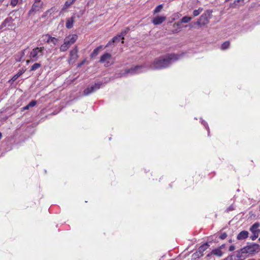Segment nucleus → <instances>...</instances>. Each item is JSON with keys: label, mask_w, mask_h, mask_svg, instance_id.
Returning <instances> with one entry per match:
<instances>
[{"label": "nucleus", "mask_w": 260, "mask_h": 260, "mask_svg": "<svg viewBox=\"0 0 260 260\" xmlns=\"http://www.w3.org/2000/svg\"><path fill=\"white\" fill-rule=\"evenodd\" d=\"M70 45L65 44V41H64V43L61 45L60 50L61 51L64 52L70 47Z\"/></svg>", "instance_id": "obj_26"}, {"label": "nucleus", "mask_w": 260, "mask_h": 260, "mask_svg": "<svg viewBox=\"0 0 260 260\" xmlns=\"http://www.w3.org/2000/svg\"><path fill=\"white\" fill-rule=\"evenodd\" d=\"M235 209L234 206L233 205H231L226 210L227 212H229L231 211H233Z\"/></svg>", "instance_id": "obj_37"}, {"label": "nucleus", "mask_w": 260, "mask_h": 260, "mask_svg": "<svg viewBox=\"0 0 260 260\" xmlns=\"http://www.w3.org/2000/svg\"><path fill=\"white\" fill-rule=\"evenodd\" d=\"M24 72L25 70L23 69L19 70L16 74L14 75L12 78L8 81V83L10 84H12L17 79H18L24 73Z\"/></svg>", "instance_id": "obj_12"}, {"label": "nucleus", "mask_w": 260, "mask_h": 260, "mask_svg": "<svg viewBox=\"0 0 260 260\" xmlns=\"http://www.w3.org/2000/svg\"><path fill=\"white\" fill-rule=\"evenodd\" d=\"M37 104V101L35 100L31 101L26 106L22 108V111L29 109L30 107H32Z\"/></svg>", "instance_id": "obj_20"}, {"label": "nucleus", "mask_w": 260, "mask_h": 260, "mask_svg": "<svg viewBox=\"0 0 260 260\" xmlns=\"http://www.w3.org/2000/svg\"><path fill=\"white\" fill-rule=\"evenodd\" d=\"M48 13V11H46L43 15L42 16V18H45L47 16V14Z\"/></svg>", "instance_id": "obj_42"}, {"label": "nucleus", "mask_w": 260, "mask_h": 260, "mask_svg": "<svg viewBox=\"0 0 260 260\" xmlns=\"http://www.w3.org/2000/svg\"><path fill=\"white\" fill-rule=\"evenodd\" d=\"M248 249L249 250V253L251 254L255 252H258L260 249V246L258 244L256 243H250L249 245H247Z\"/></svg>", "instance_id": "obj_9"}, {"label": "nucleus", "mask_w": 260, "mask_h": 260, "mask_svg": "<svg viewBox=\"0 0 260 260\" xmlns=\"http://www.w3.org/2000/svg\"><path fill=\"white\" fill-rule=\"evenodd\" d=\"M235 249V246L234 245H232L229 247V251H233Z\"/></svg>", "instance_id": "obj_41"}, {"label": "nucleus", "mask_w": 260, "mask_h": 260, "mask_svg": "<svg viewBox=\"0 0 260 260\" xmlns=\"http://www.w3.org/2000/svg\"><path fill=\"white\" fill-rule=\"evenodd\" d=\"M233 256H234V255L232 254L230 255L228 257H226V258H225L222 260H236V259H233Z\"/></svg>", "instance_id": "obj_39"}, {"label": "nucleus", "mask_w": 260, "mask_h": 260, "mask_svg": "<svg viewBox=\"0 0 260 260\" xmlns=\"http://www.w3.org/2000/svg\"><path fill=\"white\" fill-rule=\"evenodd\" d=\"M244 0H235L233 3L230 4V7L232 8H235L237 3H240V2H243Z\"/></svg>", "instance_id": "obj_32"}, {"label": "nucleus", "mask_w": 260, "mask_h": 260, "mask_svg": "<svg viewBox=\"0 0 260 260\" xmlns=\"http://www.w3.org/2000/svg\"><path fill=\"white\" fill-rule=\"evenodd\" d=\"M2 136V133L0 132V139H1Z\"/></svg>", "instance_id": "obj_49"}, {"label": "nucleus", "mask_w": 260, "mask_h": 260, "mask_svg": "<svg viewBox=\"0 0 260 260\" xmlns=\"http://www.w3.org/2000/svg\"><path fill=\"white\" fill-rule=\"evenodd\" d=\"M44 47H36L33 49L30 53V58L32 61H37L40 56L44 54Z\"/></svg>", "instance_id": "obj_4"}, {"label": "nucleus", "mask_w": 260, "mask_h": 260, "mask_svg": "<svg viewBox=\"0 0 260 260\" xmlns=\"http://www.w3.org/2000/svg\"><path fill=\"white\" fill-rule=\"evenodd\" d=\"M260 226V223L258 222H255L250 228V231L253 232L254 231H257L258 229V228Z\"/></svg>", "instance_id": "obj_22"}, {"label": "nucleus", "mask_w": 260, "mask_h": 260, "mask_svg": "<svg viewBox=\"0 0 260 260\" xmlns=\"http://www.w3.org/2000/svg\"><path fill=\"white\" fill-rule=\"evenodd\" d=\"M201 256V255L198 253V251H197L192 254L191 257H192V259L196 260L197 259L199 258Z\"/></svg>", "instance_id": "obj_34"}, {"label": "nucleus", "mask_w": 260, "mask_h": 260, "mask_svg": "<svg viewBox=\"0 0 260 260\" xmlns=\"http://www.w3.org/2000/svg\"><path fill=\"white\" fill-rule=\"evenodd\" d=\"M181 23H180V21H179V22H177V23H175L174 24V26H175V25H177V26H179L180 25V24H181Z\"/></svg>", "instance_id": "obj_45"}, {"label": "nucleus", "mask_w": 260, "mask_h": 260, "mask_svg": "<svg viewBox=\"0 0 260 260\" xmlns=\"http://www.w3.org/2000/svg\"><path fill=\"white\" fill-rule=\"evenodd\" d=\"M46 37H48V38L46 41L47 43H49L50 42L52 43L54 45H56L57 42L58 41V39L55 38L51 37L50 35L47 34L46 35Z\"/></svg>", "instance_id": "obj_16"}, {"label": "nucleus", "mask_w": 260, "mask_h": 260, "mask_svg": "<svg viewBox=\"0 0 260 260\" xmlns=\"http://www.w3.org/2000/svg\"><path fill=\"white\" fill-rule=\"evenodd\" d=\"M212 11L207 10L203 13L197 21L198 25H205L209 23V20L212 15Z\"/></svg>", "instance_id": "obj_3"}, {"label": "nucleus", "mask_w": 260, "mask_h": 260, "mask_svg": "<svg viewBox=\"0 0 260 260\" xmlns=\"http://www.w3.org/2000/svg\"><path fill=\"white\" fill-rule=\"evenodd\" d=\"M76 18L75 14H74L71 17L67 19L66 27L68 29H71L73 27L74 23L75 22V19Z\"/></svg>", "instance_id": "obj_11"}, {"label": "nucleus", "mask_w": 260, "mask_h": 260, "mask_svg": "<svg viewBox=\"0 0 260 260\" xmlns=\"http://www.w3.org/2000/svg\"><path fill=\"white\" fill-rule=\"evenodd\" d=\"M77 38L78 36L76 34L69 35L68 36L66 37L64 41H65V44H67L71 46L76 42Z\"/></svg>", "instance_id": "obj_8"}, {"label": "nucleus", "mask_w": 260, "mask_h": 260, "mask_svg": "<svg viewBox=\"0 0 260 260\" xmlns=\"http://www.w3.org/2000/svg\"><path fill=\"white\" fill-rule=\"evenodd\" d=\"M115 43V42L112 41V39L109 41V42L107 43V44L106 45L105 47H109V46L111 45H114V43Z\"/></svg>", "instance_id": "obj_40"}, {"label": "nucleus", "mask_w": 260, "mask_h": 260, "mask_svg": "<svg viewBox=\"0 0 260 260\" xmlns=\"http://www.w3.org/2000/svg\"><path fill=\"white\" fill-rule=\"evenodd\" d=\"M225 2H228V1H229L230 0H225Z\"/></svg>", "instance_id": "obj_53"}, {"label": "nucleus", "mask_w": 260, "mask_h": 260, "mask_svg": "<svg viewBox=\"0 0 260 260\" xmlns=\"http://www.w3.org/2000/svg\"><path fill=\"white\" fill-rule=\"evenodd\" d=\"M102 84L103 83L102 82H99L98 83H95L94 85L87 87L83 90V95L87 96L90 94L94 92L98 89H100Z\"/></svg>", "instance_id": "obj_5"}, {"label": "nucleus", "mask_w": 260, "mask_h": 260, "mask_svg": "<svg viewBox=\"0 0 260 260\" xmlns=\"http://www.w3.org/2000/svg\"><path fill=\"white\" fill-rule=\"evenodd\" d=\"M203 10V9L202 8H201V7H200L197 10H194L193 11V16L194 17H196L197 16H198L202 12Z\"/></svg>", "instance_id": "obj_28"}, {"label": "nucleus", "mask_w": 260, "mask_h": 260, "mask_svg": "<svg viewBox=\"0 0 260 260\" xmlns=\"http://www.w3.org/2000/svg\"><path fill=\"white\" fill-rule=\"evenodd\" d=\"M12 23L11 18L6 19L1 25L0 29H3L4 27L7 26V25L8 26H11V25L10 24V23Z\"/></svg>", "instance_id": "obj_19"}, {"label": "nucleus", "mask_w": 260, "mask_h": 260, "mask_svg": "<svg viewBox=\"0 0 260 260\" xmlns=\"http://www.w3.org/2000/svg\"><path fill=\"white\" fill-rule=\"evenodd\" d=\"M211 254H213L215 255L221 257L223 254V252L221 251L220 248L218 247L212 250V251L211 252Z\"/></svg>", "instance_id": "obj_21"}, {"label": "nucleus", "mask_w": 260, "mask_h": 260, "mask_svg": "<svg viewBox=\"0 0 260 260\" xmlns=\"http://www.w3.org/2000/svg\"><path fill=\"white\" fill-rule=\"evenodd\" d=\"M112 56L109 53H105L101 56L100 62L103 63L105 62L107 59H110Z\"/></svg>", "instance_id": "obj_15"}, {"label": "nucleus", "mask_w": 260, "mask_h": 260, "mask_svg": "<svg viewBox=\"0 0 260 260\" xmlns=\"http://www.w3.org/2000/svg\"><path fill=\"white\" fill-rule=\"evenodd\" d=\"M210 245L208 242H206L199 247L198 250V253L202 256L203 255V252L208 249Z\"/></svg>", "instance_id": "obj_13"}, {"label": "nucleus", "mask_w": 260, "mask_h": 260, "mask_svg": "<svg viewBox=\"0 0 260 260\" xmlns=\"http://www.w3.org/2000/svg\"><path fill=\"white\" fill-rule=\"evenodd\" d=\"M258 241H260V237H259V239H258Z\"/></svg>", "instance_id": "obj_54"}, {"label": "nucleus", "mask_w": 260, "mask_h": 260, "mask_svg": "<svg viewBox=\"0 0 260 260\" xmlns=\"http://www.w3.org/2000/svg\"><path fill=\"white\" fill-rule=\"evenodd\" d=\"M259 211H260V204H259Z\"/></svg>", "instance_id": "obj_51"}, {"label": "nucleus", "mask_w": 260, "mask_h": 260, "mask_svg": "<svg viewBox=\"0 0 260 260\" xmlns=\"http://www.w3.org/2000/svg\"><path fill=\"white\" fill-rule=\"evenodd\" d=\"M248 260H255L254 259H248Z\"/></svg>", "instance_id": "obj_52"}, {"label": "nucleus", "mask_w": 260, "mask_h": 260, "mask_svg": "<svg viewBox=\"0 0 260 260\" xmlns=\"http://www.w3.org/2000/svg\"><path fill=\"white\" fill-rule=\"evenodd\" d=\"M229 243H232V239H230V240H229Z\"/></svg>", "instance_id": "obj_48"}, {"label": "nucleus", "mask_w": 260, "mask_h": 260, "mask_svg": "<svg viewBox=\"0 0 260 260\" xmlns=\"http://www.w3.org/2000/svg\"><path fill=\"white\" fill-rule=\"evenodd\" d=\"M239 251H240V252L241 253H249V250L248 249L247 245H246V246L242 248H241L239 250Z\"/></svg>", "instance_id": "obj_33"}, {"label": "nucleus", "mask_w": 260, "mask_h": 260, "mask_svg": "<svg viewBox=\"0 0 260 260\" xmlns=\"http://www.w3.org/2000/svg\"><path fill=\"white\" fill-rule=\"evenodd\" d=\"M43 3L40 4L39 2H36L32 5L31 8L29 11L28 14L29 15H34L36 12L39 11L42 7Z\"/></svg>", "instance_id": "obj_7"}, {"label": "nucleus", "mask_w": 260, "mask_h": 260, "mask_svg": "<svg viewBox=\"0 0 260 260\" xmlns=\"http://www.w3.org/2000/svg\"><path fill=\"white\" fill-rule=\"evenodd\" d=\"M84 62H85L84 60L82 61L80 63L78 64V67H81V66H82L84 63Z\"/></svg>", "instance_id": "obj_44"}, {"label": "nucleus", "mask_w": 260, "mask_h": 260, "mask_svg": "<svg viewBox=\"0 0 260 260\" xmlns=\"http://www.w3.org/2000/svg\"><path fill=\"white\" fill-rule=\"evenodd\" d=\"M120 40H123V39L121 38L119 34H118L117 35H116L112 38V41L115 42V43L119 42Z\"/></svg>", "instance_id": "obj_31"}, {"label": "nucleus", "mask_w": 260, "mask_h": 260, "mask_svg": "<svg viewBox=\"0 0 260 260\" xmlns=\"http://www.w3.org/2000/svg\"><path fill=\"white\" fill-rule=\"evenodd\" d=\"M76 0H67L62 8V11L67 9L72 5Z\"/></svg>", "instance_id": "obj_18"}, {"label": "nucleus", "mask_w": 260, "mask_h": 260, "mask_svg": "<svg viewBox=\"0 0 260 260\" xmlns=\"http://www.w3.org/2000/svg\"><path fill=\"white\" fill-rule=\"evenodd\" d=\"M242 253H241L239 250L237 251V257L238 258V260H243L244 258H242Z\"/></svg>", "instance_id": "obj_36"}, {"label": "nucleus", "mask_w": 260, "mask_h": 260, "mask_svg": "<svg viewBox=\"0 0 260 260\" xmlns=\"http://www.w3.org/2000/svg\"><path fill=\"white\" fill-rule=\"evenodd\" d=\"M41 66V63H35L31 67L30 69V71H35L37 69L39 68Z\"/></svg>", "instance_id": "obj_30"}, {"label": "nucleus", "mask_w": 260, "mask_h": 260, "mask_svg": "<svg viewBox=\"0 0 260 260\" xmlns=\"http://www.w3.org/2000/svg\"><path fill=\"white\" fill-rule=\"evenodd\" d=\"M166 19V17L164 16H157L153 18L152 20V23L155 25H159L161 24L164 21H165Z\"/></svg>", "instance_id": "obj_10"}, {"label": "nucleus", "mask_w": 260, "mask_h": 260, "mask_svg": "<svg viewBox=\"0 0 260 260\" xmlns=\"http://www.w3.org/2000/svg\"><path fill=\"white\" fill-rule=\"evenodd\" d=\"M181 54L176 53H167L154 59L151 63L147 64V70H160L170 67L175 61L178 60Z\"/></svg>", "instance_id": "obj_1"}, {"label": "nucleus", "mask_w": 260, "mask_h": 260, "mask_svg": "<svg viewBox=\"0 0 260 260\" xmlns=\"http://www.w3.org/2000/svg\"><path fill=\"white\" fill-rule=\"evenodd\" d=\"M129 28L128 27H126L124 30H122L120 34H119V36L121 37V38L123 39V40L124 39V36L127 34V32L129 31Z\"/></svg>", "instance_id": "obj_24"}, {"label": "nucleus", "mask_w": 260, "mask_h": 260, "mask_svg": "<svg viewBox=\"0 0 260 260\" xmlns=\"http://www.w3.org/2000/svg\"><path fill=\"white\" fill-rule=\"evenodd\" d=\"M230 45V43L229 41H225L223 43L221 46V49L222 50H225L229 48Z\"/></svg>", "instance_id": "obj_27"}, {"label": "nucleus", "mask_w": 260, "mask_h": 260, "mask_svg": "<svg viewBox=\"0 0 260 260\" xmlns=\"http://www.w3.org/2000/svg\"><path fill=\"white\" fill-rule=\"evenodd\" d=\"M18 0H11V5L12 6L14 7L17 5V4H18Z\"/></svg>", "instance_id": "obj_38"}, {"label": "nucleus", "mask_w": 260, "mask_h": 260, "mask_svg": "<svg viewBox=\"0 0 260 260\" xmlns=\"http://www.w3.org/2000/svg\"><path fill=\"white\" fill-rule=\"evenodd\" d=\"M249 235V233L247 231H242L240 232L237 236V239L238 240H242L246 239L248 238Z\"/></svg>", "instance_id": "obj_14"}, {"label": "nucleus", "mask_w": 260, "mask_h": 260, "mask_svg": "<svg viewBox=\"0 0 260 260\" xmlns=\"http://www.w3.org/2000/svg\"><path fill=\"white\" fill-rule=\"evenodd\" d=\"M78 56V49L76 47L73 49L71 50L70 52V58L69 59V62L70 63H73L77 59Z\"/></svg>", "instance_id": "obj_6"}, {"label": "nucleus", "mask_w": 260, "mask_h": 260, "mask_svg": "<svg viewBox=\"0 0 260 260\" xmlns=\"http://www.w3.org/2000/svg\"><path fill=\"white\" fill-rule=\"evenodd\" d=\"M77 17L78 18H79V17H80V16H79V15H77Z\"/></svg>", "instance_id": "obj_50"}, {"label": "nucleus", "mask_w": 260, "mask_h": 260, "mask_svg": "<svg viewBox=\"0 0 260 260\" xmlns=\"http://www.w3.org/2000/svg\"><path fill=\"white\" fill-rule=\"evenodd\" d=\"M147 64L146 63L141 65H137L134 67H132L129 69H126L124 73L122 74V76H124L127 74L135 75L145 72L147 71Z\"/></svg>", "instance_id": "obj_2"}, {"label": "nucleus", "mask_w": 260, "mask_h": 260, "mask_svg": "<svg viewBox=\"0 0 260 260\" xmlns=\"http://www.w3.org/2000/svg\"><path fill=\"white\" fill-rule=\"evenodd\" d=\"M35 1L36 2H39V3H40V2H41V0H35Z\"/></svg>", "instance_id": "obj_47"}, {"label": "nucleus", "mask_w": 260, "mask_h": 260, "mask_svg": "<svg viewBox=\"0 0 260 260\" xmlns=\"http://www.w3.org/2000/svg\"><path fill=\"white\" fill-rule=\"evenodd\" d=\"M191 19V17L185 16L180 19V23H188Z\"/></svg>", "instance_id": "obj_25"}, {"label": "nucleus", "mask_w": 260, "mask_h": 260, "mask_svg": "<svg viewBox=\"0 0 260 260\" xmlns=\"http://www.w3.org/2000/svg\"><path fill=\"white\" fill-rule=\"evenodd\" d=\"M225 246V244H223L221 246H220L218 248H220V249L221 250L222 249L224 248Z\"/></svg>", "instance_id": "obj_43"}, {"label": "nucleus", "mask_w": 260, "mask_h": 260, "mask_svg": "<svg viewBox=\"0 0 260 260\" xmlns=\"http://www.w3.org/2000/svg\"><path fill=\"white\" fill-rule=\"evenodd\" d=\"M213 254H211V252H210L209 253H208L207 255V257H210Z\"/></svg>", "instance_id": "obj_46"}, {"label": "nucleus", "mask_w": 260, "mask_h": 260, "mask_svg": "<svg viewBox=\"0 0 260 260\" xmlns=\"http://www.w3.org/2000/svg\"><path fill=\"white\" fill-rule=\"evenodd\" d=\"M227 236H228L227 234L226 233L224 232L220 234L219 238V239H220L221 240H223V239H225L227 237Z\"/></svg>", "instance_id": "obj_35"}, {"label": "nucleus", "mask_w": 260, "mask_h": 260, "mask_svg": "<svg viewBox=\"0 0 260 260\" xmlns=\"http://www.w3.org/2000/svg\"><path fill=\"white\" fill-rule=\"evenodd\" d=\"M103 47V46L102 45H100L94 49L90 55V57L93 58L96 56L98 55L100 50H101Z\"/></svg>", "instance_id": "obj_17"}, {"label": "nucleus", "mask_w": 260, "mask_h": 260, "mask_svg": "<svg viewBox=\"0 0 260 260\" xmlns=\"http://www.w3.org/2000/svg\"><path fill=\"white\" fill-rule=\"evenodd\" d=\"M163 8V4L158 5L154 10L153 13L156 14L159 12Z\"/></svg>", "instance_id": "obj_29"}, {"label": "nucleus", "mask_w": 260, "mask_h": 260, "mask_svg": "<svg viewBox=\"0 0 260 260\" xmlns=\"http://www.w3.org/2000/svg\"><path fill=\"white\" fill-rule=\"evenodd\" d=\"M251 233H252V235L250 236V239L254 241L258 238V234L260 233V230L258 229L257 231H254Z\"/></svg>", "instance_id": "obj_23"}]
</instances>
